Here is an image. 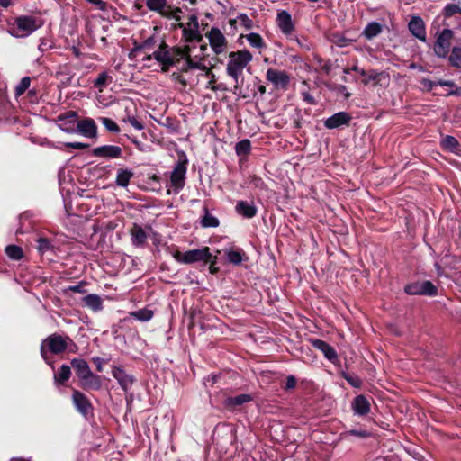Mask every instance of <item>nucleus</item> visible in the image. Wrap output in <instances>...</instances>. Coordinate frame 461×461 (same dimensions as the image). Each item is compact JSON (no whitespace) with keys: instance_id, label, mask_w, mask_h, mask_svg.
I'll list each match as a JSON object with an SVG mask.
<instances>
[{"instance_id":"nucleus-1","label":"nucleus","mask_w":461,"mask_h":461,"mask_svg":"<svg viewBox=\"0 0 461 461\" xmlns=\"http://www.w3.org/2000/svg\"><path fill=\"white\" fill-rule=\"evenodd\" d=\"M44 25V20L38 15H20L14 19L8 30L12 36L23 38L31 35L33 32Z\"/></svg>"},{"instance_id":"nucleus-2","label":"nucleus","mask_w":461,"mask_h":461,"mask_svg":"<svg viewBox=\"0 0 461 461\" xmlns=\"http://www.w3.org/2000/svg\"><path fill=\"white\" fill-rule=\"evenodd\" d=\"M252 59V54L246 49L229 53L226 73L235 81L236 89L239 87V78L242 75L243 69L249 65Z\"/></svg>"},{"instance_id":"nucleus-3","label":"nucleus","mask_w":461,"mask_h":461,"mask_svg":"<svg viewBox=\"0 0 461 461\" xmlns=\"http://www.w3.org/2000/svg\"><path fill=\"white\" fill-rule=\"evenodd\" d=\"M66 340L67 335L62 336L59 333L50 334L42 340L40 351L41 357L46 363L50 364L48 352L53 355H60L66 352L68 348Z\"/></svg>"},{"instance_id":"nucleus-4","label":"nucleus","mask_w":461,"mask_h":461,"mask_svg":"<svg viewBox=\"0 0 461 461\" xmlns=\"http://www.w3.org/2000/svg\"><path fill=\"white\" fill-rule=\"evenodd\" d=\"M188 158L185 152L178 154V160L170 175V185L178 194L185 185Z\"/></svg>"},{"instance_id":"nucleus-5","label":"nucleus","mask_w":461,"mask_h":461,"mask_svg":"<svg viewBox=\"0 0 461 461\" xmlns=\"http://www.w3.org/2000/svg\"><path fill=\"white\" fill-rule=\"evenodd\" d=\"M185 64L181 67L180 71L183 73H187L191 69H199L204 71L205 76H212V80H209L206 88L211 89L212 91H224L226 87L223 84H216V76L212 71V67L208 68L203 63L200 61H195L193 58L184 59Z\"/></svg>"},{"instance_id":"nucleus-6","label":"nucleus","mask_w":461,"mask_h":461,"mask_svg":"<svg viewBox=\"0 0 461 461\" xmlns=\"http://www.w3.org/2000/svg\"><path fill=\"white\" fill-rule=\"evenodd\" d=\"M211 249L207 246L201 249H190L185 252L176 250L173 258L181 264L190 265L196 262H206L210 260Z\"/></svg>"},{"instance_id":"nucleus-7","label":"nucleus","mask_w":461,"mask_h":461,"mask_svg":"<svg viewBox=\"0 0 461 461\" xmlns=\"http://www.w3.org/2000/svg\"><path fill=\"white\" fill-rule=\"evenodd\" d=\"M403 290L408 295L435 297L438 294V287L429 280L408 283L404 285Z\"/></svg>"},{"instance_id":"nucleus-8","label":"nucleus","mask_w":461,"mask_h":461,"mask_svg":"<svg viewBox=\"0 0 461 461\" xmlns=\"http://www.w3.org/2000/svg\"><path fill=\"white\" fill-rule=\"evenodd\" d=\"M454 32L451 29H443L437 36L433 51L438 58L445 59L449 54Z\"/></svg>"},{"instance_id":"nucleus-9","label":"nucleus","mask_w":461,"mask_h":461,"mask_svg":"<svg viewBox=\"0 0 461 461\" xmlns=\"http://www.w3.org/2000/svg\"><path fill=\"white\" fill-rule=\"evenodd\" d=\"M71 401L77 411L83 417L87 418L88 415H93L94 406L83 392L73 389Z\"/></svg>"},{"instance_id":"nucleus-10","label":"nucleus","mask_w":461,"mask_h":461,"mask_svg":"<svg viewBox=\"0 0 461 461\" xmlns=\"http://www.w3.org/2000/svg\"><path fill=\"white\" fill-rule=\"evenodd\" d=\"M266 78L273 84L276 89L285 91L290 84V77L285 70L268 68L266 73Z\"/></svg>"},{"instance_id":"nucleus-11","label":"nucleus","mask_w":461,"mask_h":461,"mask_svg":"<svg viewBox=\"0 0 461 461\" xmlns=\"http://www.w3.org/2000/svg\"><path fill=\"white\" fill-rule=\"evenodd\" d=\"M170 47L165 40H162L158 45V49L153 52L154 59L161 65V71L168 72L171 67H174V61L169 57Z\"/></svg>"},{"instance_id":"nucleus-12","label":"nucleus","mask_w":461,"mask_h":461,"mask_svg":"<svg viewBox=\"0 0 461 461\" xmlns=\"http://www.w3.org/2000/svg\"><path fill=\"white\" fill-rule=\"evenodd\" d=\"M205 37L208 39L210 46L216 55H219L224 51L228 41L219 28L212 27L209 32L205 33Z\"/></svg>"},{"instance_id":"nucleus-13","label":"nucleus","mask_w":461,"mask_h":461,"mask_svg":"<svg viewBox=\"0 0 461 461\" xmlns=\"http://www.w3.org/2000/svg\"><path fill=\"white\" fill-rule=\"evenodd\" d=\"M78 113L76 111H68L59 114L57 118L59 127L67 133L77 132Z\"/></svg>"},{"instance_id":"nucleus-14","label":"nucleus","mask_w":461,"mask_h":461,"mask_svg":"<svg viewBox=\"0 0 461 461\" xmlns=\"http://www.w3.org/2000/svg\"><path fill=\"white\" fill-rule=\"evenodd\" d=\"M352 116L348 112H339L323 121L324 127L328 130H334L343 126H348Z\"/></svg>"},{"instance_id":"nucleus-15","label":"nucleus","mask_w":461,"mask_h":461,"mask_svg":"<svg viewBox=\"0 0 461 461\" xmlns=\"http://www.w3.org/2000/svg\"><path fill=\"white\" fill-rule=\"evenodd\" d=\"M311 345L317 350L321 351L324 357L336 365L339 359L335 348L324 340L319 339H312L310 340Z\"/></svg>"},{"instance_id":"nucleus-16","label":"nucleus","mask_w":461,"mask_h":461,"mask_svg":"<svg viewBox=\"0 0 461 461\" xmlns=\"http://www.w3.org/2000/svg\"><path fill=\"white\" fill-rule=\"evenodd\" d=\"M350 71H355V72L358 73L360 76H362L364 77L362 80V83L365 86H367L370 83H373L374 86H377L380 82V77L383 74L375 69L366 71L363 68H360L357 65L352 66L350 68L344 69V73H346V74H348Z\"/></svg>"},{"instance_id":"nucleus-17","label":"nucleus","mask_w":461,"mask_h":461,"mask_svg":"<svg viewBox=\"0 0 461 461\" xmlns=\"http://www.w3.org/2000/svg\"><path fill=\"white\" fill-rule=\"evenodd\" d=\"M276 24L283 34L290 37L294 31L291 14L286 10H281L276 15Z\"/></svg>"},{"instance_id":"nucleus-18","label":"nucleus","mask_w":461,"mask_h":461,"mask_svg":"<svg viewBox=\"0 0 461 461\" xmlns=\"http://www.w3.org/2000/svg\"><path fill=\"white\" fill-rule=\"evenodd\" d=\"M112 375L117 380L124 392H128L136 381L133 375L127 374L121 366H113L112 368Z\"/></svg>"},{"instance_id":"nucleus-19","label":"nucleus","mask_w":461,"mask_h":461,"mask_svg":"<svg viewBox=\"0 0 461 461\" xmlns=\"http://www.w3.org/2000/svg\"><path fill=\"white\" fill-rule=\"evenodd\" d=\"M92 154L95 157L105 158H120L122 157V149L119 146L115 145H103L95 148L92 150Z\"/></svg>"},{"instance_id":"nucleus-20","label":"nucleus","mask_w":461,"mask_h":461,"mask_svg":"<svg viewBox=\"0 0 461 461\" xmlns=\"http://www.w3.org/2000/svg\"><path fill=\"white\" fill-rule=\"evenodd\" d=\"M253 400L252 395L248 393H242L236 396H229L224 402L223 405L225 409L230 411H235L240 409L245 403L250 402Z\"/></svg>"},{"instance_id":"nucleus-21","label":"nucleus","mask_w":461,"mask_h":461,"mask_svg":"<svg viewBox=\"0 0 461 461\" xmlns=\"http://www.w3.org/2000/svg\"><path fill=\"white\" fill-rule=\"evenodd\" d=\"M131 241L134 247L144 248L147 244L148 234L138 223H133L130 230Z\"/></svg>"},{"instance_id":"nucleus-22","label":"nucleus","mask_w":461,"mask_h":461,"mask_svg":"<svg viewBox=\"0 0 461 461\" xmlns=\"http://www.w3.org/2000/svg\"><path fill=\"white\" fill-rule=\"evenodd\" d=\"M77 132L87 138H95L97 135V126L92 118H85L77 123Z\"/></svg>"},{"instance_id":"nucleus-23","label":"nucleus","mask_w":461,"mask_h":461,"mask_svg":"<svg viewBox=\"0 0 461 461\" xmlns=\"http://www.w3.org/2000/svg\"><path fill=\"white\" fill-rule=\"evenodd\" d=\"M411 34L421 41H426V28L421 17L412 16L408 23Z\"/></svg>"},{"instance_id":"nucleus-24","label":"nucleus","mask_w":461,"mask_h":461,"mask_svg":"<svg viewBox=\"0 0 461 461\" xmlns=\"http://www.w3.org/2000/svg\"><path fill=\"white\" fill-rule=\"evenodd\" d=\"M351 408L356 415L366 416L370 412L371 405L366 395L359 394L353 399Z\"/></svg>"},{"instance_id":"nucleus-25","label":"nucleus","mask_w":461,"mask_h":461,"mask_svg":"<svg viewBox=\"0 0 461 461\" xmlns=\"http://www.w3.org/2000/svg\"><path fill=\"white\" fill-rule=\"evenodd\" d=\"M79 386L86 392L99 391L102 388V378L100 375L94 374L87 375L78 381Z\"/></svg>"},{"instance_id":"nucleus-26","label":"nucleus","mask_w":461,"mask_h":461,"mask_svg":"<svg viewBox=\"0 0 461 461\" xmlns=\"http://www.w3.org/2000/svg\"><path fill=\"white\" fill-rule=\"evenodd\" d=\"M175 27L182 29V38L184 39V41L185 42H187V43H192V42L201 43V42H203V37L200 33L199 29L187 28L182 23H178Z\"/></svg>"},{"instance_id":"nucleus-27","label":"nucleus","mask_w":461,"mask_h":461,"mask_svg":"<svg viewBox=\"0 0 461 461\" xmlns=\"http://www.w3.org/2000/svg\"><path fill=\"white\" fill-rule=\"evenodd\" d=\"M235 210L238 214L247 219H251L258 213V208L253 202L249 203L248 201L243 200L237 203Z\"/></svg>"},{"instance_id":"nucleus-28","label":"nucleus","mask_w":461,"mask_h":461,"mask_svg":"<svg viewBox=\"0 0 461 461\" xmlns=\"http://www.w3.org/2000/svg\"><path fill=\"white\" fill-rule=\"evenodd\" d=\"M70 364L75 370L78 381L92 372L88 363L84 358H73Z\"/></svg>"},{"instance_id":"nucleus-29","label":"nucleus","mask_w":461,"mask_h":461,"mask_svg":"<svg viewBox=\"0 0 461 461\" xmlns=\"http://www.w3.org/2000/svg\"><path fill=\"white\" fill-rule=\"evenodd\" d=\"M85 306L91 309L93 312H100L103 310V300L98 294H89L83 298Z\"/></svg>"},{"instance_id":"nucleus-30","label":"nucleus","mask_w":461,"mask_h":461,"mask_svg":"<svg viewBox=\"0 0 461 461\" xmlns=\"http://www.w3.org/2000/svg\"><path fill=\"white\" fill-rule=\"evenodd\" d=\"M133 176L134 173L131 169L120 167L117 169L115 184L120 187H127Z\"/></svg>"},{"instance_id":"nucleus-31","label":"nucleus","mask_w":461,"mask_h":461,"mask_svg":"<svg viewBox=\"0 0 461 461\" xmlns=\"http://www.w3.org/2000/svg\"><path fill=\"white\" fill-rule=\"evenodd\" d=\"M227 259L229 263L239 266L243 260H248L249 257L243 251L242 249H230L226 252Z\"/></svg>"},{"instance_id":"nucleus-32","label":"nucleus","mask_w":461,"mask_h":461,"mask_svg":"<svg viewBox=\"0 0 461 461\" xmlns=\"http://www.w3.org/2000/svg\"><path fill=\"white\" fill-rule=\"evenodd\" d=\"M440 147L445 151L456 154L459 150L460 144L456 138L446 135L441 139Z\"/></svg>"},{"instance_id":"nucleus-33","label":"nucleus","mask_w":461,"mask_h":461,"mask_svg":"<svg viewBox=\"0 0 461 461\" xmlns=\"http://www.w3.org/2000/svg\"><path fill=\"white\" fill-rule=\"evenodd\" d=\"M383 32V25L377 22H371L366 24L362 32V36L370 41Z\"/></svg>"},{"instance_id":"nucleus-34","label":"nucleus","mask_w":461,"mask_h":461,"mask_svg":"<svg viewBox=\"0 0 461 461\" xmlns=\"http://www.w3.org/2000/svg\"><path fill=\"white\" fill-rule=\"evenodd\" d=\"M146 5L149 11L158 13L162 17L172 16V14L165 13L167 7V0H146Z\"/></svg>"},{"instance_id":"nucleus-35","label":"nucleus","mask_w":461,"mask_h":461,"mask_svg":"<svg viewBox=\"0 0 461 461\" xmlns=\"http://www.w3.org/2000/svg\"><path fill=\"white\" fill-rule=\"evenodd\" d=\"M71 376V367L63 364L58 373L54 374V383L56 385H64Z\"/></svg>"},{"instance_id":"nucleus-36","label":"nucleus","mask_w":461,"mask_h":461,"mask_svg":"<svg viewBox=\"0 0 461 461\" xmlns=\"http://www.w3.org/2000/svg\"><path fill=\"white\" fill-rule=\"evenodd\" d=\"M113 82V77L107 72H101L94 81L93 86L102 92Z\"/></svg>"},{"instance_id":"nucleus-37","label":"nucleus","mask_w":461,"mask_h":461,"mask_svg":"<svg viewBox=\"0 0 461 461\" xmlns=\"http://www.w3.org/2000/svg\"><path fill=\"white\" fill-rule=\"evenodd\" d=\"M5 251L7 257L12 260L19 261L24 257L23 249L17 245H8L5 247Z\"/></svg>"},{"instance_id":"nucleus-38","label":"nucleus","mask_w":461,"mask_h":461,"mask_svg":"<svg viewBox=\"0 0 461 461\" xmlns=\"http://www.w3.org/2000/svg\"><path fill=\"white\" fill-rule=\"evenodd\" d=\"M251 151V142L249 139H243L235 145L237 156L247 158Z\"/></svg>"},{"instance_id":"nucleus-39","label":"nucleus","mask_w":461,"mask_h":461,"mask_svg":"<svg viewBox=\"0 0 461 461\" xmlns=\"http://www.w3.org/2000/svg\"><path fill=\"white\" fill-rule=\"evenodd\" d=\"M447 57L451 67L455 68H461V47L454 46Z\"/></svg>"},{"instance_id":"nucleus-40","label":"nucleus","mask_w":461,"mask_h":461,"mask_svg":"<svg viewBox=\"0 0 461 461\" xmlns=\"http://www.w3.org/2000/svg\"><path fill=\"white\" fill-rule=\"evenodd\" d=\"M204 210V216L201 220V225L203 228H216L220 225V221L213 215H212L209 212V210L207 207L203 208Z\"/></svg>"},{"instance_id":"nucleus-41","label":"nucleus","mask_w":461,"mask_h":461,"mask_svg":"<svg viewBox=\"0 0 461 461\" xmlns=\"http://www.w3.org/2000/svg\"><path fill=\"white\" fill-rule=\"evenodd\" d=\"M131 316L140 321H148L153 318L154 312L148 308H143L135 312H131Z\"/></svg>"},{"instance_id":"nucleus-42","label":"nucleus","mask_w":461,"mask_h":461,"mask_svg":"<svg viewBox=\"0 0 461 461\" xmlns=\"http://www.w3.org/2000/svg\"><path fill=\"white\" fill-rule=\"evenodd\" d=\"M316 62L318 63V68H315L316 71H321L325 75H330L332 69V62L330 59H323L321 57L315 58Z\"/></svg>"},{"instance_id":"nucleus-43","label":"nucleus","mask_w":461,"mask_h":461,"mask_svg":"<svg viewBox=\"0 0 461 461\" xmlns=\"http://www.w3.org/2000/svg\"><path fill=\"white\" fill-rule=\"evenodd\" d=\"M330 41L339 47H346L351 44L352 40L345 37L341 33L334 32L330 35Z\"/></svg>"},{"instance_id":"nucleus-44","label":"nucleus","mask_w":461,"mask_h":461,"mask_svg":"<svg viewBox=\"0 0 461 461\" xmlns=\"http://www.w3.org/2000/svg\"><path fill=\"white\" fill-rule=\"evenodd\" d=\"M246 38L252 47L257 49L266 48V43L263 38L258 33L251 32L246 35Z\"/></svg>"},{"instance_id":"nucleus-45","label":"nucleus","mask_w":461,"mask_h":461,"mask_svg":"<svg viewBox=\"0 0 461 461\" xmlns=\"http://www.w3.org/2000/svg\"><path fill=\"white\" fill-rule=\"evenodd\" d=\"M340 375L354 388H360L363 384L362 380L356 375L341 371Z\"/></svg>"},{"instance_id":"nucleus-46","label":"nucleus","mask_w":461,"mask_h":461,"mask_svg":"<svg viewBox=\"0 0 461 461\" xmlns=\"http://www.w3.org/2000/svg\"><path fill=\"white\" fill-rule=\"evenodd\" d=\"M54 246L51 240L48 238H39L37 240V249L40 253L43 254L47 251L53 250Z\"/></svg>"},{"instance_id":"nucleus-47","label":"nucleus","mask_w":461,"mask_h":461,"mask_svg":"<svg viewBox=\"0 0 461 461\" xmlns=\"http://www.w3.org/2000/svg\"><path fill=\"white\" fill-rule=\"evenodd\" d=\"M31 85V77H24L21 79L20 83L15 87L14 95L16 97L23 95L30 87Z\"/></svg>"},{"instance_id":"nucleus-48","label":"nucleus","mask_w":461,"mask_h":461,"mask_svg":"<svg viewBox=\"0 0 461 461\" xmlns=\"http://www.w3.org/2000/svg\"><path fill=\"white\" fill-rule=\"evenodd\" d=\"M99 121L105 127V129L113 133H118L120 131V127L118 124L108 117H100Z\"/></svg>"},{"instance_id":"nucleus-49","label":"nucleus","mask_w":461,"mask_h":461,"mask_svg":"<svg viewBox=\"0 0 461 461\" xmlns=\"http://www.w3.org/2000/svg\"><path fill=\"white\" fill-rule=\"evenodd\" d=\"M169 57L174 61V66H176L182 59H184V52L180 46H174L169 51Z\"/></svg>"},{"instance_id":"nucleus-50","label":"nucleus","mask_w":461,"mask_h":461,"mask_svg":"<svg viewBox=\"0 0 461 461\" xmlns=\"http://www.w3.org/2000/svg\"><path fill=\"white\" fill-rule=\"evenodd\" d=\"M443 14L445 17H451L456 14H461V7L456 4H448L444 7Z\"/></svg>"},{"instance_id":"nucleus-51","label":"nucleus","mask_w":461,"mask_h":461,"mask_svg":"<svg viewBox=\"0 0 461 461\" xmlns=\"http://www.w3.org/2000/svg\"><path fill=\"white\" fill-rule=\"evenodd\" d=\"M217 263H218V257L212 255L211 252H210V260L203 262L204 265L209 264V272L212 275H216L220 271L219 267H217Z\"/></svg>"},{"instance_id":"nucleus-52","label":"nucleus","mask_w":461,"mask_h":461,"mask_svg":"<svg viewBox=\"0 0 461 461\" xmlns=\"http://www.w3.org/2000/svg\"><path fill=\"white\" fill-rule=\"evenodd\" d=\"M238 19L240 21L241 24L247 29L250 30L253 27V21L244 13H241L238 15Z\"/></svg>"},{"instance_id":"nucleus-53","label":"nucleus","mask_w":461,"mask_h":461,"mask_svg":"<svg viewBox=\"0 0 461 461\" xmlns=\"http://www.w3.org/2000/svg\"><path fill=\"white\" fill-rule=\"evenodd\" d=\"M86 285V282L81 281L77 285H69L66 291L73 292V293H78V294H85L86 289L85 286Z\"/></svg>"},{"instance_id":"nucleus-54","label":"nucleus","mask_w":461,"mask_h":461,"mask_svg":"<svg viewBox=\"0 0 461 461\" xmlns=\"http://www.w3.org/2000/svg\"><path fill=\"white\" fill-rule=\"evenodd\" d=\"M420 84L423 89L427 92L431 91L435 86H438V81H432L429 78H422Z\"/></svg>"},{"instance_id":"nucleus-55","label":"nucleus","mask_w":461,"mask_h":461,"mask_svg":"<svg viewBox=\"0 0 461 461\" xmlns=\"http://www.w3.org/2000/svg\"><path fill=\"white\" fill-rule=\"evenodd\" d=\"M165 13L167 14H172V16H164L165 18L175 19L176 22L180 23L181 17L179 16V14L182 13L180 7H175L171 10H166Z\"/></svg>"},{"instance_id":"nucleus-56","label":"nucleus","mask_w":461,"mask_h":461,"mask_svg":"<svg viewBox=\"0 0 461 461\" xmlns=\"http://www.w3.org/2000/svg\"><path fill=\"white\" fill-rule=\"evenodd\" d=\"M296 384H297V380H296L295 376L291 375L286 377L285 384L284 385L283 388L285 391H289V390L294 389L296 387Z\"/></svg>"},{"instance_id":"nucleus-57","label":"nucleus","mask_w":461,"mask_h":461,"mask_svg":"<svg viewBox=\"0 0 461 461\" xmlns=\"http://www.w3.org/2000/svg\"><path fill=\"white\" fill-rule=\"evenodd\" d=\"M64 146L66 148L74 149H86L90 147L87 143H82V142H65Z\"/></svg>"},{"instance_id":"nucleus-58","label":"nucleus","mask_w":461,"mask_h":461,"mask_svg":"<svg viewBox=\"0 0 461 461\" xmlns=\"http://www.w3.org/2000/svg\"><path fill=\"white\" fill-rule=\"evenodd\" d=\"M125 121L128 122L136 130L140 131L144 128L143 124L134 116L129 115Z\"/></svg>"},{"instance_id":"nucleus-59","label":"nucleus","mask_w":461,"mask_h":461,"mask_svg":"<svg viewBox=\"0 0 461 461\" xmlns=\"http://www.w3.org/2000/svg\"><path fill=\"white\" fill-rule=\"evenodd\" d=\"M250 182L257 188L266 189V187H267V185L265 184V182L263 181V179L260 176H258L254 175L251 177V181Z\"/></svg>"},{"instance_id":"nucleus-60","label":"nucleus","mask_w":461,"mask_h":461,"mask_svg":"<svg viewBox=\"0 0 461 461\" xmlns=\"http://www.w3.org/2000/svg\"><path fill=\"white\" fill-rule=\"evenodd\" d=\"M66 344L68 345V348L66 351L68 353H77L78 350L77 345L73 341V339L67 335Z\"/></svg>"},{"instance_id":"nucleus-61","label":"nucleus","mask_w":461,"mask_h":461,"mask_svg":"<svg viewBox=\"0 0 461 461\" xmlns=\"http://www.w3.org/2000/svg\"><path fill=\"white\" fill-rule=\"evenodd\" d=\"M348 433L361 438H366L370 436V433L366 429H350Z\"/></svg>"},{"instance_id":"nucleus-62","label":"nucleus","mask_w":461,"mask_h":461,"mask_svg":"<svg viewBox=\"0 0 461 461\" xmlns=\"http://www.w3.org/2000/svg\"><path fill=\"white\" fill-rule=\"evenodd\" d=\"M303 100L308 104L315 105L317 104V101L315 98L307 91H303L301 93Z\"/></svg>"},{"instance_id":"nucleus-63","label":"nucleus","mask_w":461,"mask_h":461,"mask_svg":"<svg viewBox=\"0 0 461 461\" xmlns=\"http://www.w3.org/2000/svg\"><path fill=\"white\" fill-rule=\"evenodd\" d=\"M157 41L155 35H152L146 39L144 41H142V47L145 48V50H151L156 45Z\"/></svg>"},{"instance_id":"nucleus-64","label":"nucleus","mask_w":461,"mask_h":461,"mask_svg":"<svg viewBox=\"0 0 461 461\" xmlns=\"http://www.w3.org/2000/svg\"><path fill=\"white\" fill-rule=\"evenodd\" d=\"M186 27L199 29L198 18L195 14L189 15Z\"/></svg>"}]
</instances>
